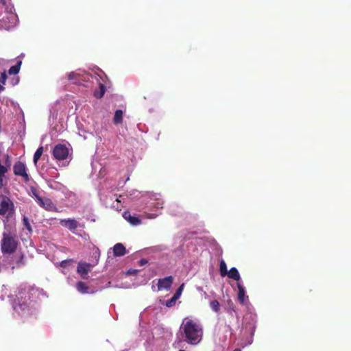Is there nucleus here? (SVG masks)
<instances>
[{"label": "nucleus", "mask_w": 351, "mask_h": 351, "mask_svg": "<svg viewBox=\"0 0 351 351\" xmlns=\"http://www.w3.org/2000/svg\"><path fill=\"white\" fill-rule=\"evenodd\" d=\"M46 296L43 289L21 286L16 298L12 302L13 315L15 318L21 319L23 322L36 315L37 311V299L40 296Z\"/></svg>", "instance_id": "obj_1"}, {"label": "nucleus", "mask_w": 351, "mask_h": 351, "mask_svg": "<svg viewBox=\"0 0 351 351\" xmlns=\"http://www.w3.org/2000/svg\"><path fill=\"white\" fill-rule=\"evenodd\" d=\"M203 335L201 324L195 320L185 318L183 319L177 335L178 341H184L191 345H197Z\"/></svg>", "instance_id": "obj_2"}, {"label": "nucleus", "mask_w": 351, "mask_h": 351, "mask_svg": "<svg viewBox=\"0 0 351 351\" xmlns=\"http://www.w3.org/2000/svg\"><path fill=\"white\" fill-rule=\"evenodd\" d=\"M97 69L101 73V74L95 71L93 72V73H86L84 70L77 69L75 71L71 72L68 75V79L73 84L86 86L87 85L86 84V83L89 82L90 81V79L95 78L99 83L100 89L99 91L95 92V96L97 98H101L105 93V86L101 82V81L104 82L102 76L104 75V73L100 69Z\"/></svg>", "instance_id": "obj_3"}, {"label": "nucleus", "mask_w": 351, "mask_h": 351, "mask_svg": "<svg viewBox=\"0 0 351 351\" xmlns=\"http://www.w3.org/2000/svg\"><path fill=\"white\" fill-rule=\"evenodd\" d=\"M18 16L11 0H0V29H10L16 25Z\"/></svg>", "instance_id": "obj_4"}, {"label": "nucleus", "mask_w": 351, "mask_h": 351, "mask_svg": "<svg viewBox=\"0 0 351 351\" xmlns=\"http://www.w3.org/2000/svg\"><path fill=\"white\" fill-rule=\"evenodd\" d=\"M19 245V239L16 230L14 228L5 227L1 241V247L3 256L10 258L14 253Z\"/></svg>", "instance_id": "obj_5"}, {"label": "nucleus", "mask_w": 351, "mask_h": 351, "mask_svg": "<svg viewBox=\"0 0 351 351\" xmlns=\"http://www.w3.org/2000/svg\"><path fill=\"white\" fill-rule=\"evenodd\" d=\"M53 156L59 166L65 167L70 161L69 147L64 144L56 145L53 149Z\"/></svg>", "instance_id": "obj_6"}, {"label": "nucleus", "mask_w": 351, "mask_h": 351, "mask_svg": "<svg viewBox=\"0 0 351 351\" xmlns=\"http://www.w3.org/2000/svg\"><path fill=\"white\" fill-rule=\"evenodd\" d=\"M145 202V213L148 211H158L163 208L164 201L161 198L160 194H149L143 197Z\"/></svg>", "instance_id": "obj_7"}, {"label": "nucleus", "mask_w": 351, "mask_h": 351, "mask_svg": "<svg viewBox=\"0 0 351 351\" xmlns=\"http://www.w3.org/2000/svg\"><path fill=\"white\" fill-rule=\"evenodd\" d=\"M140 194H141V193L138 191L132 189L130 191H126L125 193H124L121 195H119V196H117V195H116V194L112 195L110 197V199L112 200L114 199V201L111 204V206L119 210L121 208V206H119V204L121 202H123V203H125V201L128 199L132 200L135 198H137L139 197Z\"/></svg>", "instance_id": "obj_8"}, {"label": "nucleus", "mask_w": 351, "mask_h": 351, "mask_svg": "<svg viewBox=\"0 0 351 351\" xmlns=\"http://www.w3.org/2000/svg\"><path fill=\"white\" fill-rule=\"evenodd\" d=\"M256 319L254 315H246L244 318L243 324L242 332L243 335H250V337L247 340L246 345H250L253 342V336L256 330Z\"/></svg>", "instance_id": "obj_9"}, {"label": "nucleus", "mask_w": 351, "mask_h": 351, "mask_svg": "<svg viewBox=\"0 0 351 351\" xmlns=\"http://www.w3.org/2000/svg\"><path fill=\"white\" fill-rule=\"evenodd\" d=\"M23 259L21 254H16L10 258L7 256L6 260H0V273L9 268L12 270L15 267H21L23 265Z\"/></svg>", "instance_id": "obj_10"}, {"label": "nucleus", "mask_w": 351, "mask_h": 351, "mask_svg": "<svg viewBox=\"0 0 351 351\" xmlns=\"http://www.w3.org/2000/svg\"><path fill=\"white\" fill-rule=\"evenodd\" d=\"M13 171L14 175L21 176L25 182H28L30 180V176L27 173V167L25 163L18 161L13 167Z\"/></svg>", "instance_id": "obj_11"}, {"label": "nucleus", "mask_w": 351, "mask_h": 351, "mask_svg": "<svg viewBox=\"0 0 351 351\" xmlns=\"http://www.w3.org/2000/svg\"><path fill=\"white\" fill-rule=\"evenodd\" d=\"M12 206L13 204L9 198H3L0 203V215L8 217L11 213Z\"/></svg>", "instance_id": "obj_12"}, {"label": "nucleus", "mask_w": 351, "mask_h": 351, "mask_svg": "<svg viewBox=\"0 0 351 351\" xmlns=\"http://www.w3.org/2000/svg\"><path fill=\"white\" fill-rule=\"evenodd\" d=\"M173 280H174V278L171 276L158 279L157 291H161V290L169 291L172 286Z\"/></svg>", "instance_id": "obj_13"}, {"label": "nucleus", "mask_w": 351, "mask_h": 351, "mask_svg": "<svg viewBox=\"0 0 351 351\" xmlns=\"http://www.w3.org/2000/svg\"><path fill=\"white\" fill-rule=\"evenodd\" d=\"M238 287V300L241 304H245L248 302V296L245 293V287L242 282H237Z\"/></svg>", "instance_id": "obj_14"}, {"label": "nucleus", "mask_w": 351, "mask_h": 351, "mask_svg": "<svg viewBox=\"0 0 351 351\" xmlns=\"http://www.w3.org/2000/svg\"><path fill=\"white\" fill-rule=\"evenodd\" d=\"M60 223L73 232L78 227V222L74 219H61Z\"/></svg>", "instance_id": "obj_15"}, {"label": "nucleus", "mask_w": 351, "mask_h": 351, "mask_svg": "<svg viewBox=\"0 0 351 351\" xmlns=\"http://www.w3.org/2000/svg\"><path fill=\"white\" fill-rule=\"evenodd\" d=\"M37 204L40 206L46 209L47 210L52 211L56 208V206L54 205V204L51 202V200L49 198L47 197H42Z\"/></svg>", "instance_id": "obj_16"}, {"label": "nucleus", "mask_w": 351, "mask_h": 351, "mask_svg": "<svg viewBox=\"0 0 351 351\" xmlns=\"http://www.w3.org/2000/svg\"><path fill=\"white\" fill-rule=\"evenodd\" d=\"M123 217L132 226H138L141 224V219L136 215H132L131 213L128 211L124 212Z\"/></svg>", "instance_id": "obj_17"}, {"label": "nucleus", "mask_w": 351, "mask_h": 351, "mask_svg": "<svg viewBox=\"0 0 351 351\" xmlns=\"http://www.w3.org/2000/svg\"><path fill=\"white\" fill-rule=\"evenodd\" d=\"M76 289L78 292L82 294L94 293L96 291L91 290L90 288L86 285L84 282L80 281L76 284Z\"/></svg>", "instance_id": "obj_18"}, {"label": "nucleus", "mask_w": 351, "mask_h": 351, "mask_svg": "<svg viewBox=\"0 0 351 351\" xmlns=\"http://www.w3.org/2000/svg\"><path fill=\"white\" fill-rule=\"evenodd\" d=\"M90 270V265L85 263H80L77 265V272L83 278H86V276Z\"/></svg>", "instance_id": "obj_19"}, {"label": "nucleus", "mask_w": 351, "mask_h": 351, "mask_svg": "<svg viewBox=\"0 0 351 351\" xmlns=\"http://www.w3.org/2000/svg\"><path fill=\"white\" fill-rule=\"evenodd\" d=\"M113 252L115 256H123L126 253V250L122 243H118L113 247Z\"/></svg>", "instance_id": "obj_20"}, {"label": "nucleus", "mask_w": 351, "mask_h": 351, "mask_svg": "<svg viewBox=\"0 0 351 351\" xmlns=\"http://www.w3.org/2000/svg\"><path fill=\"white\" fill-rule=\"evenodd\" d=\"M227 275L228 278L237 281V282H241L239 272L236 267H232Z\"/></svg>", "instance_id": "obj_21"}, {"label": "nucleus", "mask_w": 351, "mask_h": 351, "mask_svg": "<svg viewBox=\"0 0 351 351\" xmlns=\"http://www.w3.org/2000/svg\"><path fill=\"white\" fill-rule=\"evenodd\" d=\"M29 194L32 198L34 199L36 203H38L42 198L40 192L34 186L30 187Z\"/></svg>", "instance_id": "obj_22"}, {"label": "nucleus", "mask_w": 351, "mask_h": 351, "mask_svg": "<svg viewBox=\"0 0 351 351\" xmlns=\"http://www.w3.org/2000/svg\"><path fill=\"white\" fill-rule=\"evenodd\" d=\"M48 186L53 190L61 191L64 187V186L55 180H49L47 182Z\"/></svg>", "instance_id": "obj_23"}, {"label": "nucleus", "mask_w": 351, "mask_h": 351, "mask_svg": "<svg viewBox=\"0 0 351 351\" xmlns=\"http://www.w3.org/2000/svg\"><path fill=\"white\" fill-rule=\"evenodd\" d=\"M123 111L121 110H117L114 112L113 117V123L118 125L122 123L123 121Z\"/></svg>", "instance_id": "obj_24"}, {"label": "nucleus", "mask_w": 351, "mask_h": 351, "mask_svg": "<svg viewBox=\"0 0 351 351\" xmlns=\"http://www.w3.org/2000/svg\"><path fill=\"white\" fill-rule=\"evenodd\" d=\"M21 61H18L16 64L12 66H11L8 70V73L10 75H16L19 73L20 71V67L21 65Z\"/></svg>", "instance_id": "obj_25"}, {"label": "nucleus", "mask_w": 351, "mask_h": 351, "mask_svg": "<svg viewBox=\"0 0 351 351\" xmlns=\"http://www.w3.org/2000/svg\"><path fill=\"white\" fill-rule=\"evenodd\" d=\"M219 270H220L221 276L222 277L226 276L228 273V271L227 270L226 264L223 260H221L220 261Z\"/></svg>", "instance_id": "obj_26"}, {"label": "nucleus", "mask_w": 351, "mask_h": 351, "mask_svg": "<svg viewBox=\"0 0 351 351\" xmlns=\"http://www.w3.org/2000/svg\"><path fill=\"white\" fill-rule=\"evenodd\" d=\"M43 152V147H40L37 149L36 152L34 155V162L35 165H36L38 160L40 159V156H42Z\"/></svg>", "instance_id": "obj_27"}, {"label": "nucleus", "mask_w": 351, "mask_h": 351, "mask_svg": "<svg viewBox=\"0 0 351 351\" xmlns=\"http://www.w3.org/2000/svg\"><path fill=\"white\" fill-rule=\"evenodd\" d=\"M23 224L29 233H32V229L27 217L23 216Z\"/></svg>", "instance_id": "obj_28"}, {"label": "nucleus", "mask_w": 351, "mask_h": 351, "mask_svg": "<svg viewBox=\"0 0 351 351\" xmlns=\"http://www.w3.org/2000/svg\"><path fill=\"white\" fill-rule=\"evenodd\" d=\"M210 306L211 309L216 313L219 312L220 309L219 302L216 300H213L210 302Z\"/></svg>", "instance_id": "obj_29"}, {"label": "nucleus", "mask_w": 351, "mask_h": 351, "mask_svg": "<svg viewBox=\"0 0 351 351\" xmlns=\"http://www.w3.org/2000/svg\"><path fill=\"white\" fill-rule=\"evenodd\" d=\"M177 298L173 295V297L165 302V306L168 308L172 307L176 304Z\"/></svg>", "instance_id": "obj_30"}, {"label": "nucleus", "mask_w": 351, "mask_h": 351, "mask_svg": "<svg viewBox=\"0 0 351 351\" xmlns=\"http://www.w3.org/2000/svg\"><path fill=\"white\" fill-rule=\"evenodd\" d=\"M184 284H182L179 288L176 290V293H174L173 296L176 297L178 300L180 298L182 292L184 289Z\"/></svg>", "instance_id": "obj_31"}, {"label": "nucleus", "mask_w": 351, "mask_h": 351, "mask_svg": "<svg viewBox=\"0 0 351 351\" xmlns=\"http://www.w3.org/2000/svg\"><path fill=\"white\" fill-rule=\"evenodd\" d=\"M2 165L6 167L7 170L8 169V168L10 167L11 160H10V158L8 154L5 155L4 165Z\"/></svg>", "instance_id": "obj_32"}, {"label": "nucleus", "mask_w": 351, "mask_h": 351, "mask_svg": "<svg viewBox=\"0 0 351 351\" xmlns=\"http://www.w3.org/2000/svg\"><path fill=\"white\" fill-rule=\"evenodd\" d=\"M71 263V260H64L60 262V266L62 267H66Z\"/></svg>", "instance_id": "obj_33"}, {"label": "nucleus", "mask_w": 351, "mask_h": 351, "mask_svg": "<svg viewBox=\"0 0 351 351\" xmlns=\"http://www.w3.org/2000/svg\"><path fill=\"white\" fill-rule=\"evenodd\" d=\"M95 134L97 137V139L101 142V139H102V136H103L101 130H99V129L96 130Z\"/></svg>", "instance_id": "obj_34"}, {"label": "nucleus", "mask_w": 351, "mask_h": 351, "mask_svg": "<svg viewBox=\"0 0 351 351\" xmlns=\"http://www.w3.org/2000/svg\"><path fill=\"white\" fill-rule=\"evenodd\" d=\"M7 79V75L5 73H2L0 75V82L5 84Z\"/></svg>", "instance_id": "obj_35"}, {"label": "nucleus", "mask_w": 351, "mask_h": 351, "mask_svg": "<svg viewBox=\"0 0 351 351\" xmlns=\"http://www.w3.org/2000/svg\"><path fill=\"white\" fill-rule=\"evenodd\" d=\"M147 215H148V218L154 219V218H156L158 215V213L156 212V213H148Z\"/></svg>", "instance_id": "obj_36"}, {"label": "nucleus", "mask_w": 351, "mask_h": 351, "mask_svg": "<svg viewBox=\"0 0 351 351\" xmlns=\"http://www.w3.org/2000/svg\"><path fill=\"white\" fill-rule=\"evenodd\" d=\"M147 263V261L145 259H141V265H144Z\"/></svg>", "instance_id": "obj_37"}, {"label": "nucleus", "mask_w": 351, "mask_h": 351, "mask_svg": "<svg viewBox=\"0 0 351 351\" xmlns=\"http://www.w3.org/2000/svg\"><path fill=\"white\" fill-rule=\"evenodd\" d=\"M197 291H203V289H202V287H197Z\"/></svg>", "instance_id": "obj_38"}, {"label": "nucleus", "mask_w": 351, "mask_h": 351, "mask_svg": "<svg viewBox=\"0 0 351 351\" xmlns=\"http://www.w3.org/2000/svg\"><path fill=\"white\" fill-rule=\"evenodd\" d=\"M4 89L3 86L0 85V92Z\"/></svg>", "instance_id": "obj_39"}, {"label": "nucleus", "mask_w": 351, "mask_h": 351, "mask_svg": "<svg viewBox=\"0 0 351 351\" xmlns=\"http://www.w3.org/2000/svg\"><path fill=\"white\" fill-rule=\"evenodd\" d=\"M111 287V282H108V285L106 286V287Z\"/></svg>", "instance_id": "obj_40"}, {"label": "nucleus", "mask_w": 351, "mask_h": 351, "mask_svg": "<svg viewBox=\"0 0 351 351\" xmlns=\"http://www.w3.org/2000/svg\"><path fill=\"white\" fill-rule=\"evenodd\" d=\"M233 351H241L239 348H236Z\"/></svg>", "instance_id": "obj_41"}, {"label": "nucleus", "mask_w": 351, "mask_h": 351, "mask_svg": "<svg viewBox=\"0 0 351 351\" xmlns=\"http://www.w3.org/2000/svg\"><path fill=\"white\" fill-rule=\"evenodd\" d=\"M152 289L153 291H155V286L152 285Z\"/></svg>", "instance_id": "obj_42"}]
</instances>
